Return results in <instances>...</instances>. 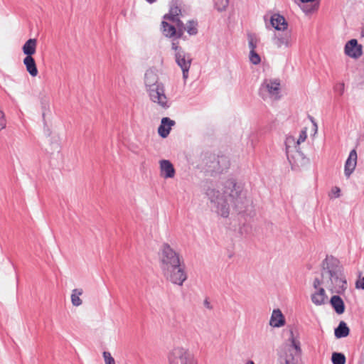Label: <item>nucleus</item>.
I'll return each instance as SVG.
<instances>
[{
    "instance_id": "f257e3e1",
    "label": "nucleus",
    "mask_w": 364,
    "mask_h": 364,
    "mask_svg": "<svg viewBox=\"0 0 364 364\" xmlns=\"http://www.w3.org/2000/svg\"><path fill=\"white\" fill-rule=\"evenodd\" d=\"M206 195L210 203L216 208L218 214L228 218L230 213V205L238 213L245 212L252 204L247 198L246 192L234 179H228L224 184V191L221 193L218 190L209 188Z\"/></svg>"
},
{
    "instance_id": "f03ea898",
    "label": "nucleus",
    "mask_w": 364,
    "mask_h": 364,
    "mask_svg": "<svg viewBox=\"0 0 364 364\" xmlns=\"http://www.w3.org/2000/svg\"><path fill=\"white\" fill-rule=\"evenodd\" d=\"M323 284L332 294H343L348 288L344 268L338 259L326 255L322 261L321 269Z\"/></svg>"
},
{
    "instance_id": "7ed1b4c3",
    "label": "nucleus",
    "mask_w": 364,
    "mask_h": 364,
    "mask_svg": "<svg viewBox=\"0 0 364 364\" xmlns=\"http://www.w3.org/2000/svg\"><path fill=\"white\" fill-rule=\"evenodd\" d=\"M160 267L166 279L181 286L187 279L184 267L181 264L178 253L168 243H164L159 252Z\"/></svg>"
},
{
    "instance_id": "20e7f679",
    "label": "nucleus",
    "mask_w": 364,
    "mask_h": 364,
    "mask_svg": "<svg viewBox=\"0 0 364 364\" xmlns=\"http://www.w3.org/2000/svg\"><path fill=\"white\" fill-rule=\"evenodd\" d=\"M144 84L150 100L153 102L157 103L165 109L169 107L167 97L165 95L164 85L161 82H159V78L155 69L150 68L146 71Z\"/></svg>"
},
{
    "instance_id": "39448f33",
    "label": "nucleus",
    "mask_w": 364,
    "mask_h": 364,
    "mask_svg": "<svg viewBox=\"0 0 364 364\" xmlns=\"http://www.w3.org/2000/svg\"><path fill=\"white\" fill-rule=\"evenodd\" d=\"M291 333V345L285 349L284 354L279 356L280 363L301 364V349L300 347V342L294 338L292 331Z\"/></svg>"
},
{
    "instance_id": "423d86ee",
    "label": "nucleus",
    "mask_w": 364,
    "mask_h": 364,
    "mask_svg": "<svg viewBox=\"0 0 364 364\" xmlns=\"http://www.w3.org/2000/svg\"><path fill=\"white\" fill-rule=\"evenodd\" d=\"M169 364H197L193 355L183 348H175L168 355Z\"/></svg>"
},
{
    "instance_id": "0eeeda50",
    "label": "nucleus",
    "mask_w": 364,
    "mask_h": 364,
    "mask_svg": "<svg viewBox=\"0 0 364 364\" xmlns=\"http://www.w3.org/2000/svg\"><path fill=\"white\" fill-rule=\"evenodd\" d=\"M279 90L280 82L279 80L266 79L260 86L259 94L263 99H265L267 97L266 92H267L271 97H274V99H279Z\"/></svg>"
},
{
    "instance_id": "6e6552de",
    "label": "nucleus",
    "mask_w": 364,
    "mask_h": 364,
    "mask_svg": "<svg viewBox=\"0 0 364 364\" xmlns=\"http://www.w3.org/2000/svg\"><path fill=\"white\" fill-rule=\"evenodd\" d=\"M175 60L181 68L183 79L186 81L188 77V72L192 62L191 55L185 51H179L178 53H175Z\"/></svg>"
},
{
    "instance_id": "1a4fd4ad",
    "label": "nucleus",
    "mask_w": 364,
    "mask_h": 364,
    "mask_svg": "<svg viewBox=\"0 0 364 364\" xmlns=\"http://www.w3.org/2000/svg\"><path fill=\"white\" fill-rule=\"evenodd\" d=\"M210 162V164L209 165L206 162V165L212 173H220L229 167V161L225 156L216 157L213 156Z\"/></svg>"
},
{
    "instance_id": "9d476101",
    "label": "nucleus",
    "mask_w": 364,
    "mask_h": 364,
    "mask_svg": "<svg viewBox=\"0 0 364 364\" xmlns=\"http://www.w3.org/2000/svg\"><path fill=\"white\" fill-rule=\"evenodd\" d=\"M344 53L352 58L358 59L363 55V46L357 39H350L345 45Z\"/></svg>"
},
{
    "instance_id": "9b49d317",
    "label": "nucleus",
    "mask_w": 364,
    "mask_h": 364,
    "mask_svg": "<svg viewBox=\"0 0 364 364\" xmlns=\"http://www.w3.org/2000/svg\"><path fill=\"white\" fill-rule=\"evenodd\" d=\"M282 31V33H279L274 36L275 45L278 48H281L283 46L286 48L291 46L294 42L291 30H288V28H287Z\"/></svg>"
},
{
    "instance_id": "f8f14e48",
    "label": "nucleus",
    "mask_w": 364,
    "mask_h": 364,
    "mask_svg": "<svg viewBox=\"0 0 364 364\" xmlns=\"http://www.w3.org/2000/svg\"><path fill=\"white\" fill-rule=\"evenodd\" d=\"M357 152L355 149L350 151L349 156L345 163L344 173L349 178L354 171L357 164Z\"/></svg>"
},
{
    "instance_id": "ddd939ff",
    "label": "nucleus",
    "mask_w": 364,
    "mask_h": 364,
    "mask_svg": "<svg viewBox=\"0 0 364 364\" xmlns=\"http://www.w3.org/2000/svg\"><path fill=\"white\" fill-rule=\"evenodd\" d=\"M270 23L277 31H284L288 28L285 18L279 14H274L270 18Z\"/></svg>"
},
{
    "instance_id": "4468645a",
    "label": "nucleus",
    "mask_w": 364,
    "mask_h": 364,
    "mask_svg": "<svg viewBox=\"0 0 364 364\" xmlns=\"http://www.w3.org/2000/svg\"><path fill=\"white\" fill-rule=\"evenodd\" d=\"M175 124V121L168 117H163L161 119V124L158 128V133L162 138H166L169 134L171 127Z\"/></svg>"
},
{
    "instance_id": "2eb2a0df",
    "label": "nucleus",
    "mask_w": 364,
    "mask_h": 364,
    "mask_svg": "<svg viewBox=\"0 0 364 364\" xmlns=\"http://www.w3.org/2000/svg\"><path fill=\"white\" fill-rule=\"evenodd\" d=\"M161 176L165 178H173L175 176V168L168 160L160 161Z\"/></svg>"
},
{
    "instance_id": "dca6fc26",
    "label": "nucleus",
    "mask_w": 364,
    "mask_h": 364,
    "mask_svg": "<svg viewBox=\"0 0 364 364\" xmlns=\"http://www.w3.org/2000/svg\"><path fill=\"white\" fill-rule=\"evenodd\" d=\"M340 295H333L330 299V304L338 314H343L346 309L344 301Z\"/></svg>"
},
{
    "instance_id": "f3484780",
    "label": "nucleus",
    "mask_w": 364,
    "mask_h": 364,
    "mask_svg": "<svg viewBox=\"0 0 364 364\" xmlns=\"http://www.w3.org/2000/svg\"><path fill=\"white\" fill-rule=\"evenodd\" d=\"M269 324L276 328H279L285 324V318L281 310L279 309H274L270 318Z\"/></svg>"
},
{
    "instance_id": "a211bd4d",
    "label": "nucleus",
    "mask_w": 364,
    "mask_h": 364,
    "mask_svg": "<svg viewBox=\"0 0 364 364\" xmlns=\"http://www.w3.org/2000/svg\"><path fill=\"white\" fill-rule=\"evenodd\" d=\"M181 8L178 6L177 1L173 0L171 1L169 13L165 14L164 16V18L171 21H174L175 20L178 19L177 16L181 14Z\"/></svg>"
},
{
    "instance_id": "6ab92c4d",
    "label": "nucleus",
    "mask_w": 364,
    "mask_h": 364,
    "mask_svg": "<svg viewBox=\"0 0 364 364\" xmlns=\"http://www.w3.org/2000/svg\"><path fill=\"white\" fill-rule=\"evenodd\" d=\"M37 41L36 38H30L26 41L22 47V50L26 57H33L36 50Z\"/></svg>"
},
{
    "instance_id": "aec40b11",
    "label": "nucleus",
    "mask_w": 364,
    "mask_h": 364,
    "mask_svg": "<svg viewBox=\"0 0 364 364\" xmlns=\"http://www.w3.org/2000/svg\"><path fill=\"white\" fill-rule=\"evenodd\" d=\"M23 64L26 66L27 72L32 76L36 77L38 75V68L36 61L33 57H25Z\"/></svg>"
},
{
    "instance_id": "412c9836",
    "label": "nucleus",
    "mask_w": 364,
    "mask_h": 364,
    "mask_svg": "<svg viewBox=\"0 0 364 364\" xmlns=\"http://www.w3.org/2000/svg\"><path fill=\"white\" fill-rule=\"evenodd\" d=\"M350 333V328L343 321H340L338 326L334 330V335L337 338L347 337Z\"/></svg>"
},
{
    "instance_id": "4be33fe9",
    "label": "nucleus",
    "mask_w": 364,
    "mask_h": 364,
    "mask_svg": "<svg viewBox=\"0 0 364 364\" xmlns=\"http://www.w3.org/2000/svg\"><path fill=\"white\" fill-rule=\"evenodd\" d=\"M161 26L163 34L166 37L176 38V28L174 26L165 21L161 22Z\"/></svg>"
},
{
    "instance_id": "5701e85b",
    "label": "nucleus",
    "mask_w": 364,
    "mask_h": 364,
    "mask_svg": "<svg viewBox=\"0 0 364 364\" xmlns=\"http://www.w3.org/2000/svg\"><path fill=\"white\" fill-rule=\"evenodd\" d=\"M82 289H74L71 294L72 304L75 306H79L82 304V301L80 299V296L82 294Z\"/></svg>"
},
{
    "instance_id": "b1692460",
    "label": "nucleus",
    "mask_w": 364,
    "mask_h": 364,
    "mask_svg": "<svg viewBox=\"0 0 364 364\" xmlns=\"http://www.w3.org/2000/svg\"><path fill=\"white\" fill-rule=\"evenodd\" d=\"M331 362L333 364H346V358L343 353L333 352L331 355Z\"/></svg>"
},
{
    "instance_id": "393cba45",
    "label": "nucleus",
    "mask_w": 364,
    "mask_h": 364,
    "mask_svg": "<svg viewBox=\"0 0 364 364\" xmlns=\"http://www.w3.org/2000/svg\"><path fill=\"white\" fill-rule=\"evenodd\" d=\"M41 109H42V117L44 121V124L46 125V116L48 114V113L50 112V102L49 100L46 98H42L41 99Z\"/></svg>"
},
{
    "instance_id": "a878e982",
    "label": "nucleus",
    "mask_w": 364,
    "mask_h": 364,
    "mask_svg": "<svg viewBox=\"0 0 364 364\" xmlns=\"http://www.w3.org/2000/svg\"><path fill=\"white\" fill-rule=\"evenodd\" d=\"M197 26V21L193 20L188 21L186 26V31L191 36L196 35L198 33Z\"/></svg>"
},
{
    "instance_id": "bb28decb",
    "label": "nucleus",
    "mask_w": 364,
    "mask_h": 364,
    "mask_svg": "<svg viewBox=\"0 0 364 364\" xmlns=\"http://www.w3.org/2000/svg\"><path fill=\"white\" fill-rule=\"evenodd\" d=\"M172 22L176 23V26H177L176 39L181 38L183 35L184 31H186V26H185L184 23L179 18L176 19Z\"/></svg>"
},
{
    "instance_id": "cd10ccee",
    "label": "nucleus",
    "mask_w": 364,
    "mask_h": 364,
    "mask_svg": "<svg viewBox=\"0 0 364 364\" xmlns=\"http://www.w3.org/2000/svg\"><path fill=\"white\" fill-rule=\"evenodd\" d=\"M229 4V0H215V7L218 11L226 9Z\"/></svg>"
},
{
    "instance_id": "c85d7f7f",
    "label": "nucleus",
    "mask_w": 364,
    "mask_h": 364,
    "mask_svg": "<svg viewBox=\"0 0 364 364\" xmlns=\"http://www.w3.org/2000/svg\"><path fill=\"white\" fill-rule=\"evenodd\" d=\"M250 60L254 65H257L260 63L261 58L259 55L255 50H250Z\"/></svg>"
},
{
    "instance_id": "c756f323",
    "label": "nucleus",
    "mask_w": 364,
    "mask_h": 364,
    "mask_svg": "<svg viewBox=\"0 0 364 364\" xmlns=\"http://www.w3.org/2000/svg\"><path fill=\"white\" fill-rule=\"evenodd\" d=\"M325 298L320 295L318 296V294L316 293H314L311 295L312 302L317 306L323 304L325 303Z\"/></svg>"
},
{
    "instance_id": "7c9ffc66",
    "label": "nucleus",
    "mask_w": 364,
    "mask_h": 364,
    "mask_svg": "<svg viewBox=\"0 0 364 364\" xmlns=\"http://www.w3.org/2000/svg\"><path fill=\"white\" fill-rule=\"evenodd\" d=\"M105 364H116L114 358L108 351H104L102 353Z\"/></svg>"
},
{
    "instance_id": "2f4dec72",
    "label": "nucleus",
    "mask_w": 364,
    "mask_h": 364,
    "mask_svg": "<svg viewBox=\"0 0 364 364\" xmlns=\"http://www.w3.org/2000/svg\"><path fill=\"white\" fill-rule=\"evenodd\" d=\"M248 44L250 50H255L257 47V41L252 35H248Z\"/></svg>"
},
{
    "instance_id": "473e14b6",
    "label": "nucleus",
    "mask_w": 364,
    "mask_h": 364,
    "mask_svg": "<svg viewBox=\"0 0 364 364\" xmlns=\"http://www.w3.org/2000/svg\"><path fill=\"white\" fill-rule=\"evenodd\" d=\"M307 137L306 129H302L300 132L299 139L296 141V144L299 145L301 142H304Z\"/></svg>"
},
{
    "instance_id": "72a5a7b5",
    "label": "nucleus",
    "mask_w": 364,
    "mask_h": 364,
    "mask_svg": "<svg viewBox=\"0 0 364 364\" xmlns=\"http://www.w3.org/2000/svg\"><path fill=\"white\" fill-rule=\"evenodd\" d=\"M6 121L5 119L4 113L0 109V131L6 127Z\"/></svg>"
},
{
    "instance_id": "f704fd0d",
    "label": "nucleus",
    "mask_w": 364,
    "mask_h": 364,
    "mask_svg": "<svg viewBox=\"0 0 364 364\" xmlns=\"http://www.w3.org/2000/svg\"><path fill=\"white\" fill-rule=\"evenodd\" d=\"M334 90L338 92L340 95H342L344 92V83H338L334 86Z\"/></svg>"
},
{
    "instance_id": "c9c22d12",
    "label": "nucleus",
    "mask_w": 364,
    "mask_h": 364,
    "mask_svg": "<svg viewBox=\"0 0 364 364\" xmlns=\"http://www.w3.org/2000/svg\"><path fill=\"white\" fill-rule=\"evenodd\" d=\"M355 288L364 290V277L359 278L355 282Z\"/></svg>"
},
{
    "instance_id": "e433bc0d",
    "label": "nucleus",
    "mask_w": 364,
    "mask_h": 364,
    "mask_svg": "<svg viewBox=\"0 0 364 364\" xmlns=\"http://www.w3.org/2000/svg\"><path fill=\"white\" fill-rule=\"evenodd\" d=\"M171 48L175 50V53H178L179 51H184L181 47L178 46V42H172Z\"/></svg>"
},
{
    "instance_id": "4c0bfd02",
    "label": "nucleus",
    "mask_w": 364,
    "mask_h": 364,
    "mask_svg": "<svg viewBox=\"0 0 364 364\" xmlns=\"http://www.w3.org/2000/svg\"><path fill=\"white\" fill-rule=\"evenodd\" d=\"M294 139L292 138V137H287V140H286V149H287V157L289 158V143L290 142H294Z\"/></svg>"
},
{
    "instance_id": "58836bf2",
    "label": "nucleus",
    "mask_w": 364,
    "mask_h": 364,
    "mask_svg": "<svg viewBox=\"0 0 364 364\" xmlns=\"http://www.w3.org/2000/svg\"><path fill=\"white\" fill-rule=\"evenodd\" d=\"M321 284H323V279L320 280L318 278H315L313 286L315 289H318Z\"/></svg>"
},
{
    "instance_id": "ea45409f",
    "label": "nucleus",
    "mask_w": 364,
    "mask_h": 364,
    "mask_svg": "<svg viewBox=\"0 0 364 364\" xmlns=\"http://www.w3.org/2000/svg\"><path fill=\"white\" fill-rule=\"evenodd\" d=\"M317 294H318V296H323V298L326 299L327 298V296L326 294V292H325V290L322 287H320L318 290V291L316 292Z\"/></svg>"
},
{
    "instance_id": "a19ab883",
    "label": "nucleus",
    "mask_w": 364,
    "mask_h": 364,
    "mask_svg": "<svg viewBox=\"0 0 364 364\" xmlns=\"http://www.w3.org/2000/svg\"><path fill=\"white\" fill-rule=\"evenodd\" d=\"M341 189L338 187H334L332 189V193L334 194L335 198H338L340 196Z\"/></svg>"
},
{
    "instance_id": "79ce46f5",
    "label": "nucleus",
    "mask_w": 364,
    "mask_h": 364,
    "mask_svg": "<svg viewBox=\"0 0 364 364\" xmlns=\"http://www.w3.org/2000/svg\"><path fill=\"white\" fill-rule=\"evenodd\" d=\"M203 304L208 309H212V308H213L208 299H205L204 300Z\"/></svg>"
},
{
    "instance_id": "37998d69",
    "label": "nucleus",
    "mask_w": 364,
    "mask_h": 364,
    "mask_svg": "<svg viewBox=\"0 0 364 364\" xmlns=\"http://www.w3.org/2000/svg\"><path fill=\"white\" fill-rule=\"evenodd\" d=\"M309 118H310V121H311L313 122L314 127H316V131L317 130V124H316V123L314 122V118L312 117H309Z\"/></svg>"
},
{
    "instance_id": "c03bdc74",
    "label": "nucleus",
    "mask_w": 364,
    "mask_h": 364,
    "mask_svg": "<svg viewBox=\"0 0 364 364\" xmlns=\"http://www.w3.org/2000/svg\"><path fill=\"white\" fill-rule=\"evenodd\" d=\"M146 2H148L149 4H154L155 3L157 0H145Z\"/></svg>"
},
{
    "instance_id": "a18cd8bd",
    "label": "nucleus",
    "mask_w": 364,
    "mask_h": 364,
    "mask_svg": "<svg viewBox=\"0 0 364 364\" xmlns=\"http://www.w3.org/2000/svg\"><path fill=\"white\" fill-rule=\"evenodd\" d=\"M297 154H298L299 156H301V158H304V154H303V153H302L301 151H297Z\"/></svg>"
},
{
    "instance_id": "49530a36",
    "label": "nucleus",
    "mask_w": 364,
    "mask_h": 364,
    "mask_svg": "<svg viewBox=\"0 0 364 364\" xmlns=\"http://www.w3.org/2000/svg\"><path fill=\"white\" fill-rule=\"evenodd\" d=\"M246 364H255L252 360H249Z\"/></svg>"
},
{
    "instance_id": "de8ad7c7",
    "label": "nucleus",
    "mask_w": 364,
    "mask_h": 364,
    "mask_svg": "<svg viewBox=\"0 0 364 364\" xmlns=\"http://www.w3.org/2000/svg\"><path fill=\"white\" fill-rule=\"evenodd\" d=\"M361 36L364 37V28L361 31Z\"/></svg>"
}]
</instances>
